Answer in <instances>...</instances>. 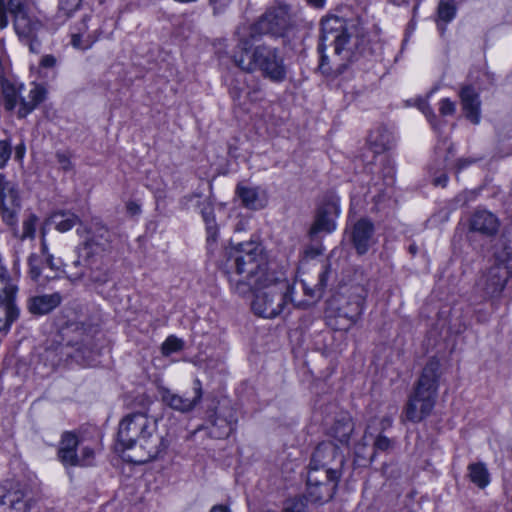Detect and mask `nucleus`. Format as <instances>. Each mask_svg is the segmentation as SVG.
Here are the masks:
<instances>
[{"label": "nucleus", "mask_w": 512, "mask_h": 512, "mask_svg": "<svg viewBox=\"0 0 512 512\" xmlns=\"http://www.w3.org/2000/svg\"><path fill=\"white\" fill-rule=\"evenodd\" d=\"M158 422V418L143 412L130 413L120 421L117 441L129 462L146 463L168 448V434L158 431Z\"/></svg>", "instance_id": "obj_1"}, {"label": "nucleus", "mask_w": 512, "mask_h": 512, "mask_svg": "<svg viewBox=\"0 0 512 512\" xmlns=\"http://www.w3.org/2000/svg\"><path fill=\"white\" fill-rule=\"evenodd\" d=\"M345 457L332 441H323L314 449L307 473V497L312 502H327L336 492Z\"/></svg>", "instance_id": "obj_2"}, {"label": "nucleus", "mask_w": 512, "mask_h": 512, "mask_svg": "<svg viewBox=\"0 0 512 512\" xmlns=\"http://www.w3.org/2000/svg\"><path fill=\"white\" fill-rule=\"evenodd\" d=\"M226 266L239 276L238 279L231 276L229 281L234 291L242 296L250 293L252 287L259 285L261 281L270 280L263 248L255 241L238 243L233 247Z\"/></svg>", "instance_id": "obj_3"}, {"label": "nucleus", "mask_w": 512, "mask_h": 512, "mask_svg": "<svg viewBox=\"0 0 512 512\" xmlns=\"http://www.w3.org/2000/svg\"><path fill=\"white\" fill-rule=\"evenodd\" d=\"M250 38L239 41L233 55L234 63L245 72H260L264 78L280 83L286 79L287 69L280 51L276 47L260 44L251 47Z\"/></svg>", "instance_id": "obj_4"}, {"label": "nucleus", "mask_w": 512, "mask_h": 512, "mask_svg": "<svg viewBox=\"0 0 512 512\" xmlns=\"http://www.w3.org/2000/svg\"><path fill=\"white\" fill-rule=\"evenodd\" d=\"M441 375L440 360L431 357L423 367L411 394L408 396L402 412V417L405 420L419 423L432 413L436 404Z\"/></svg>", "instance_id": "obj_5"}, {"label": "nucleus", "mask_w": 512, "mask_h": 512, "mask_svg": "<svg viewBox=\"0 0 512 512\" xmlns=\"http://www.w3.org/2000/svg\"><path fill=\"white\" fill-rule=\"evenodd\" d=\"M9 15L19 40L29 46L31 52H37L40 42L39 33L43 23L32 13L28 0H0V30L9 25Z\"/></svg>", "instance_id": "obj_6"}, {"label": "nucleus", "mask_w": 512, "mask_h": 512, "mask_svg": "<svg viewBox=\"0 0 512 512\" xmlns=\"http://www.w3.org/2000/svg\"><path fill=\"white\" fill-rule=\"evenodd\" d=\"M351 39L346 34L343 19L337 16L326 17L321 22V34L319 37L318 51L323 54L329 45H334V51L337 55L344 53L343 58L352 60L357 55H366L371 53L368 40L364 35L356 36L353 46L350 45ZM326 57L321 55L320 68L324 66Z\"/></svg>", "instance_id": "obj_7"}, {"label": "nucleus", "mask_w": 512, "mask_h": 512, "mask_svg": "<svg viewBox=\"0 0 512 512\" xmlns=\"http://www.w3.org/2000/svg\"><path fill=\"white\" fill-rule=\"evenodd\" d=\"M250 292L254 293L251 303L253 312L264 318H275L288 302H292L293 287L285 280L270 276V280L261 281Z\"/></svg>", "instance_id": "obj_8"}, {"label": "nucleus", "mask_w": 512, "mask_h": 512, "mask_svg": "<svg viewBox=\"0 0 512 512\" xmlns=\"http://www.w3.org/2000/svg\"><path fill=\"white\" fill-rule=\"evenodd\" d=\"M294 27L290 8L286 4L276 3L266 9L250 26V40H260L263 36L285 37Z\"/></svg>", "instance_id": "obj_9"}, {"label": "nucleus", "mask_w": 512, "mask_h": 512, "mask_svg": "<svg viewBox=\"0 0 512 512\" xmlns=\"http://www.w3.org/2000/svg\"><path fill=\"white\" fill-rule=\"evenodd\" d=\"M340 214L338 200L329 197L316 209L315 216L311 227L308 230V238L310 241L317 240L320 234H329L336 229V218Z\"/></svg>", "instance_id": "obj_10"}, {"label": "nucleus", "mask_w": 512, "mask_h": 512, "mask_svg": "<svg viewBox=\"0 0 512 512\" xmlns=\"http://www.w3.org/2000/svg\"><path fill=\"white\" fill-rule=\"evenodd\" d=\"M33 499L20 483L0 485V512H31Z\"/></svg>", "instance_id": "obj_11"}, {"label": "nucleus", "mask_w": 512, "mask_h": 512, "mask_svg": "<svg viewBox=\"0 0 512 512\" xmlns=\"http://www.w3.org/2000/svg\"><path fill=\"white\" fill-rule=\"evenodd\" d=\"M158 393L165 406L183 414L193 411L200 403L203 394L201 382L198 379L194 381L193 396L191 397L186 394H179L164 386L158 387Z\"/></svg>", "instance_id": "obj_12"}, {"label": "nucleus", "mask_w": 512, "mask_h": 512, "mask_svg": "<svg viewBox=\"0 0 512 512\" xmlns=\"http://www.w3.org/2000/svg\"><path fill=\"white\" fill-rule=\"evenodd\" d=\"M20 207L17 185L0 173V214L3 221L10 226L16 225Z\"/></svg>", "instance_id": "obj_13"}, {"label": "nucleus", "mask_w": 512, "mask_h": 512, "mask_svg": "<svg viewBox=\"0 0 512 512\" xmlns=\"http://www.w3.org/2000/svg\"><path fill=\"white\" fill-rule=\"evenodd\" d=\"M90 233V237L83 244L82 256L108 257L112 242L109 229L101 223H95Z\"/></svg>", "instance_id": "obj_14"}, {"label": "nucleus", "mask_w": 512, "mask_h": 512, "mask_svg": "<svg viewBox=\"0 0 512 512\" xmlns=\"http://www.w3.org/2000/svg\"><path fill=\"white\" fill-rule=\"evenodd\" d=\"M468 231L482 237H494L500 228L499 218L487 209L474 210L467 219Z\"/></svg>", "instance_id": "obj_15"}, {"label": "nucleus", "mask_w": 512, "mask_h": 512, "mask_svg": "<svg viewBox=\"0 0 512 512\" xmlns=\"http://www.w3.org/2000/svg\"><path fill=\"white\" fill-rule=\"evenodd\" d=\"M75 32L71 35V44L78 49L90 48L98 39L100 28L97 20L92 15H84L75 26Z\"/></svg>", "instance_id": "obj_16"}, {"label": "nucleus", "mask_w": 512, "mask_h": 512, "mask_svg": "<svg viewBox=\"0 0 512 512\" xmlns=\"http://www.w3.org/2000/svg\"><path fill=\"white\" fill-rule=\"evenodd\" d=\"M85 262V270L77 278L85 277L96 288L103 286L110 280L108 257L82 256Z\"/></svg>", "instance_id": "obj_17"}, {"label": "nucleus", "mask_w": 512, "mask_h": 512, "mask_svg": "<svg viewBox=\"0 0 512 512\" xmlns=\"http://www.w3.org/2000/svg\"><path fill=\"white\" fill-rule=\"evenodd\" d=\"M45 230L42 228L41 230V251L42 254L46 257L45 262L42 257L37 254H31L28 258L29 265V274L30 277L36 281L40 282L42 278L44 280L53 278L54 276L50 275L47 270L54 271L58 269V266L54 263V257L51 254H48V248L44 239Z\"/></svg>", "instance_id": "obj_18"}, {"label": "nucleus", "mask_w": 512, "mask_h": 512, "mask_svg": "<svg viewBox=\"0 0 512 512\" xmlns=\"http://www.w3.org/2000/svg\"><path fill=\"white\" fill-rule=\"evenodd\" d=\"M47 94L45 86L39 83L32 82L27 90L24 88L20 97V107L16 113L17 117L19 119L26 118L47 99Z\"/></svg>", "instance_id": "obj_19"}, {"label": "nucleus", "mask_w": 512, "mask_h": 512, "mask_svg": "<svg viewBox=\"0 0 512 512\" xmlns=\"http://www.w3.org/2000/svg\"><path fill=\"white\" fill-rule=\"evenodd\" d=\"M374 233V224L366 218H361L353 225L350 240L359 255L365 254L374 243Z\"/></svg>", "instance_id": "obj_20"}, {"label": "nucleus", "mask_w": 512, "mask_h": 512, "mask_svg": "<svg viewBox=\"0 0 512 512\" xmlns=\"http://www.w3.org/2000/svg\"><path fill=\"white\" fill-rule=\"evenodd\" d=\"M236 417L231 409L215 412L210 426L207 427L208 436L214 439L227 438L235 429Z\"/></svg>", "instance_id": "obj_21"}, {"label": "nucleus", "mask_w": 512, "mask_h": 512, "mask_svg": "<svg viewBox=\"0 0 512 512\" xmlns=\"http://www.w3.org/2000/svg\"><path fill=\"white\" fill-rule=\"evenodd\" d=\"M507 273L500 265L492 266L481 278L479 285L482 287L486 297L500 295L507 283Z\"/></svg>", "instance_id": "obj_22"}, {"label": "nucleus", "mask_w": 512, "mask_h": 512, "mask_svg": "<svg viewBox=\"0 0 512 512\" xmlns=\"http://www.w3.org/2000/svg\"><path fill=\"white\" fill-rule=\"evenodd\" d=\"M62 302V295L59 292L43 294L30 297L27 301L28 311L35 316L49 314Z\"/></svg>", "instance_id": "obj_23"}, {"label": "nucleus", "mask_w": 512, "mask_h": 512, "mask_svg": "<svg viewBox=\"0 0 512 512\" xmlns=\"http://www.w3.org/2000/svg\"><path fill=\"white\" fill-rule=\"evenodd\" d=\"M16 293H0V332H8L19 317V309L15 304Z\"/></svg>", "instance_id": "obj_24"}, {"label": "nucleus", "mask_w": 512, "mask_h": 512, "mask_svg": "<svg viewBox=\"0 0 512 512\" xmlns=\"http://www.w3.org/2000/svg\"><path fill=\"white\" fill-rule=\"evenodd\" d=\"M460 98L466 118L473 124H478L480 121V100L478 93L471 86H466L462 88Z\"/></svg>", "instance_id": "obj_25"}, {"label": "nucleus", "mask_w": 512, "mask_h": 512, "mask_svg": "<svg viewBox=\"0 0 512 512\" xmlns=\"http://www.w3.org/2000/svg\"><path fill=\"white\" fill-rule=\"evenodd\" d=\"M79 444L78 438L71 432H65L62 436L60 447L58 449L59 460L65 466H77L78 455L76 448Z\"/></svg>", "instance_id": "obj_26"}, {"label": "nucleus", "mask_w": 512, "mask_h": 512, "mask_svg": "<svg viewBox=\"0 0 512 512\" xmlns=\"http://www.w3.org/2000/svg\"><path fill=\"white\" fill-rule=\"evenodd\" d=\"M356 290L359 292L356 293L355 297L347 302L346 306L339 308V317L347 319L349 321L348 326L356 323L363 312L366 293L361 287H357Z\"/></svg>", "instance_id": "obj_27"}, {"label": "nucleus", "mask_w": 512, "mask_h": 512, "mask_svg": "<svg viewBox=\"0 0 512 512\" xmlns=\"http://www.w3.org/2000/svg\"><path fill=\"white\" fill-rule=\"evenodd\" d=\"M354 430V423L348 414L340 415L331 427V435L341 444H348Z\"/></svg>", "instance_id": "obj_28"}, {"label": "nucleus", "mask_w": 512, "mask_h": 512, "mask_svg": "<svg viewBox=\"0 0 512 512\" xmlns=\"http://www.w3.org/2000/svg\"><path fill=\"white\" fill-rule=\"evenodd\" d=\"M369 143L375 153H382L391 148L393 136L385 127H379L369 135Z\"/></svg>", "instance_id": "obj_29"}, {"label": "nucleus", "mask_w": 512, "mask_h": 512, "mask_svg": "<svg viewBox=\"0 0 512 512\" xmlns=\"http://www.w3.org/2000/svg\"><path fill=\"white\" fill-rule=\"evenodd\" d=\"M80 222L79 217L69 211H59L53 213L47 220L48 224L53 225L60 232H67Z\"/></svg>", "instance_id": "obj_30"}, {"label": "nucleus", "mask_w": 512, "mask_h": 512, "mask_svg": "<svg viewBox=\"0 0 512 512\" xmlns=\"http://www.w3.org/2000/svg\"><path fill=\"white\" fill-rule=\"evenodd\" d=\"M469 480L479 489H485L490 484V473L483 462L471 463L467 467Z\"/></svg>", "instance_id": "obj_31"}, {"label": "nucleus", "mask_w": 512, "mask_h": 512, "mask_svg": "<svg viewBox=\"0 0 512 512\" xmlns=\"http://www.w3.org/2000/svg\"><path fill=\"white\" fill-rule=\"evenodd\" d=\"M24 91V85L20 84L15 86L14 84L7 83L3 85V100L4 108L7 111L14 110L17 106L20 107L21 93Z\"/></svg>", "instance_id": "obj_32"}, {"label": "nucleus", "mask_w": 512, "mask_h": 512, "mask_svg": "<svg viewBox=\"0 0 512 512\" xmlns=\"http://www.w3.org/2000/svg\"><path fill=\"white\" fill-rule=\"evenodd\" d=\"M438 15V28L443 34L445 31V26L440 22L448 23L452 21L456 15V7L454 5L453 0H440L437 9Z\"/></svg>", "instance_id": "obj_33"}, {"label": "nucleus", "mask_w": 512, "mask_h": 512, "mask_svg": "<svg viewBox=\"0 0 512 512\" xmlns=\"http://www.w3.org/2000/svg\"><path fill=\"white\" fill-rule=\"evenodd\" d=\"M236 193L246 208L256 210L261 207L258 192L255 188L238 185Z\"/></svg>", "instance_id": "obj_34"}, {"label": "nucleus", "mask_w": 512, "mask_h": 512, "mask_svg": "<svg viewBox=\"0 0 512 512\" xmlns=\"http://www.w3.org/2000/svg\"><path fill=\"white\" fill-rule=\"evenodd\" d=\"M247 89L248 88L246 87L244 80L237 77L230 85V95L234 101L239 103V105H244L245 102H242L241 98L245 95Z\"/></svg>", "instance_id": "obj_35"}, {"label": "nucleus", "mask_w": 512, "mask_h": 512, "mask_svg": "<svg viewBox=\"0 0 512 512\" xmlns=\"http://www.w3.org/2000/svg\"><path fill=\"white\" fill-rule=\"evenodd\" d=\"M38 222V217L34 214L28 215L27 218L24 219L22 224V234L20 236L21 239L30 238L33 239L36 232V226Z\"/></svg>", "instance_id": "obj_36"}, {"label": "nucleus", "mask_w": 512, "mask_h": 512, "mask_svg": "<svg viewBox=\"0 0 512 512\" xmlns=\"http://www.w3.org/2000/svg\"><path fill=\"white\" fill-rule=\"evenodd\" d=\"M183 348V341L176 336H169L161 346V352L164 356L180 351Z\"/></svg>", "instance_id": "obj_37"}, {"label": "nucleus", "mask_w": 512, "mask_h": 512, "mask_svg": "<svg viewBox=\"0 0 512 512\" xmlns=\"http://www.w3.org/2000/svg\"><path fill=\"white\" fill-rule=\"evenodd\" d=\"M82 0H59V14L62 16L70 17L77 11L81 5Z\"/></svg>", "instance_id": "obj_38"}, {"label": "nucleus", "mask_w": 512, "mask_h": 512, "mask_svg": "<svg viewBox=\"0 0 512 512\" xmlns=\"http://www.w3.org/2000/svg\"><path fill=\"white\" fill-rule=\"evenodd\" d=\"M310 242L311 244L308 245L304 250V258L306 259H314L321 255L324 251L323 245L321 243V237H317V240Z\"/></svg>", "instance_id": "obj_39"}, {"label": "nucleus", "mask_w": 512, "mask_h": 512, "mask_svg": "<svg viewBox=\"0 0 512 512\" xmlns=\"http://www.w3.org/2000/svg\"><path fill=\"white\" fill-rule=\"evenodd\" d=\"M395 172L396 171H395L394 164L389 159H387L383 163V167H382V177L387 186H391L394 184Z\"/></svg>", "instance_id": "obj_40"}, {"label": "nucleus", "mask_w": 512, "mask_h": 512, "mask_svg": "<svg viewBox=\"0 0 512 512\" xmlns=\"http://www.w3.org/2000/svg\"><path fill=\"white\" fill-rule=\"evenodd\" d=\"M12 154V145L9 140H0V169L4 168Z\"/></svg>", "instance_id": "obj_41"}, {"label": "nucleus", "mask_w": 512, "mask_h": 512, "mask_svg": "<svg viewBox=\"0 0 512 512\" xmlns=\"http://www.w3.org/2000/svg\"><path fill=\"white\" fill-rule=\"evenodd\" d=\"M282 512H308V508L302 499L295 498L286 502Z\"/></svg>", "instance_id": "obj_42"}, {"label": "nucleus", "mask_w": 512, "mask_h": 512, "mask_svg": "<svg viewBox=\"0 0 512 512\" xmlns=\"http://www.w3.org/2000/svg\"><path fill=\"white\" fill-rule=\"evenodd\" d=\"M94 459V450L90 447H83L81 450V455L78 456V465L80 466H90Z\"/></svg>", "instance_id": "obj_43"}, {"label": "nucleus", "mask_w": 512, "mask_h": 512, "mask_svg": "<svg viewBox=\"0 0 512 512\" xmlns=\"http://www.w3.org/2000/svg\"><path fill=\"white\" fill-rule=\"evenodd\" d=\"M393 447V441L384 435H378L374 441V448L378 451H389Z\"/></svg>", "instance_id": "obj_44"}, {"label": "nucleus", "mask_w": 512, "mask_h": 512, "mask_svg": "<svg viewBox=\"0 0 512 512\" xmlns=\"http://www.w3.org/2000/svg\"><path fill=\"white\" fill-rule=\"evenodd\" d=\"M56 159L63 171L67 172L73 169V164L68 153L58 151L56 152Z\"/></svg>", "instance_id": "obj_45"}, {"label": "nucleus", "mask_w": 512, "mask_h": 512, "mask_svg": "<svg viewBox=\"0 0 512 512\" xmlns=\"http://www.w3.org/2000/svg\"><path fill=\"white\" fill-rule=\"evenodd\" d=\"M440 113L444 116L452 115L455 112V104L449 99L445 98L440 103Z\"/></svg>", "instance_id": "obj_46"}, {"label": "nucleus", "mask_w": 512, "mask_h": 512, "mask_svg": "<svg viewBox=\"0 0 512 512\" xmlns=\"http://www.w3.org/2000/svg\"><path fill=\"white\" fill-rule=\"evenodd\" d=\"M207 242H216L218 236V227L216 222L206 225Z\"/></svg>", "instance_id": "obj_47"}, {"label": "nucleus", "mask_w": 512, "mask_h": 512, "mask_svg": "<svg viewBox=\"0 0 512 512\" xmlns=\"http://www.w3.org/2000/svg\"><path fill=\"white\" fill-rule=\"evenodd\" d=\"M201 213H202V217H203V220H204L206 225L215 222V218H214L212 207L207 206V207L203 208Z\"/></svg>", "instance_id": "obj_48"}, {"label": "nucleus", "mask_w": 512, "mask_h": 512, "mask_svg": "<svg viewBox=\"0 0 512 512\" xmlns=\"http://www.w3.org/2000/svg\"><path fill=\"white\" fill-rule=\"evenodd\" d=\"M126 210L128 214H130L131 216H135L140 214L141 206L135 201H129L126 204Z\"/></svg>", "instance_id": "obj_49"}, {"label": "nucleus", "mask_w": 512, "mask_h": 512, "mask_svg": "<svg viewBox=\"0 0 512 512\" xmlns=\"http://www.w3.org/2000/svg\"><path fill=\"white\" fill-rule=\"evenodd\" d=\"M40 65L44 68H52L56 65V58L53 55H45L42 57Z\"/></svg>", "instance_id": "obj_50"}, {"label": "nucleus", "mask_w": 512, "mask_h": 512, "mask_svg": "<svg viewBox=\"0 0 512 512\" xmlns=\"http://www.w3.org/2000/svg\"><path fill=\"white\" fill-rule=\"evenodd\" d=\"M26 147L24 143H20L15 147V159L21 161L25 155Z\"/></svg>", "instance_id": "obj_51"}, {"label": "nucleus", "mask_w": 512, "mask_h": 512, "mask_svg": "<svg viewBox=\"0 0 512 512\" xmlns=\"http://www.w3.org/2000/svg\"><path fill=\"white\" fill-rule=\"evenodd\" d=\"M260 94V90L259 89H247L246 93H245V97L250 101V102H254V101H257L258 100V95Z\"/></svg>", "instance_id": "obj_52"}, {"label": "nucleus", "mask_w": 512, "mask_h": 512, "mask_svg": "<svg viewBox=\"0 0 512 512\" xmlns=\"http://www.w3.org/2000/svg\"><path fill=\"white\" fill-rule=\"evenodd\" d=\"M447 180H448L447 175L446 174H441L439 177L434 179L433 183L436 186L440 185V186L444 187L446 185V183H447Z\"/></svg>", "instance_id": "obj_53"}, {"label": "nucleus", "mask_w": 512, "mask_h": 512, "mask_svg": "<svg viewBox=\"0 0 512 512\" xmlns=\"http://www.w3.org/2000/svg\"><path fill=\"white\" fill-rule=\"evenodd\" d=\"M327 273H328L327 266H325V270L319 275L318 286H320L321 288H324L326 286Z\"/></svg>", "instance_id": "obj_54"}, {"label": "nucleus", "mask_w": 512, "mask_h": 512, "mask_svg": "<svg viewBox=\"0 0 512 512\" xmlns=\"http://www.w3.org/2000/svg\"><path fill=\"white\" fill-rule=\"evenodd\" d=\"M210 512H231L225 505H215L211 508Z\"/></svg>", "instance_id": "obj_55"}, {"label": "nucleus", "mask_w": 512, "mask_h": 512, "mask_svg": "<svg viewBox=\"0 0 512 512\" xmlns=\"http://www.w3.org/2000/svg\"><path fill=\"white\" fill-rule=\"evenodd\" d=\"M473 161L470 160V159H460L458 161V169H462L464 167H466L467 165L471 164Z\"/></svg>", "instance_id": "obj_56"}, {"label": "nucleus", "mask_w": 512, "mask_h": 512, "mask_svg": "<svg viewBox=\"0 0 512 512\" xmlns=\"http://www.w3.org/2000/svg\"><path fill=\"white\" fill-rule=\"evenodd\" d=\"M325 0H308V2L315 6V7H321L323 6Z\"/></svg>", "instance_id": "obj_57"}, {"label": "nucleus", "mask_w": 512, "mask_h": 512, "mask_svg": "<svg viewBox=\"0 0 512 512\" xmlns=\"http://www.w3.org/2000/svg\"><path fill=\"white\" fill-rule=\"evenodd\" d=\"M423 111H424V113L426 114L427 117H431L430 122L432 123V119L435 118V114H433V112L430 111V110H429V112H426L425 110H423Z\"/></svg>", "instance_id": "obj_58"}, {"label": "nucleus", "mask_w": 512, "mask_h": 512, "mask_svg": "<svg viewBox=\"0 0 512 512\" xmlns=\"http://www.w3.org/2000/svg\"><path fill=\"white\" fill-rule=\"evenodd\" d=\"M409 250H410V252H411L412 254H414V253L416 252V248H415V246H414V245H411V246L409 247Z\"/></svg>", "instance_id": "obj_59"}, {"label": "nucleus", "mask_w": 512, "mask_h": 512, "mask_svg": "<svg viewBox=\"0 0 512 512\" xmlns=\"http://www.w3.org/2000/svg\"><path fill=\"white\" fill-rule=\"evenodd\" d=\"M79 264V261H75L74 265L77 266Z\"/></svg>", "instance_id": "obj_60"}]
</instances>
